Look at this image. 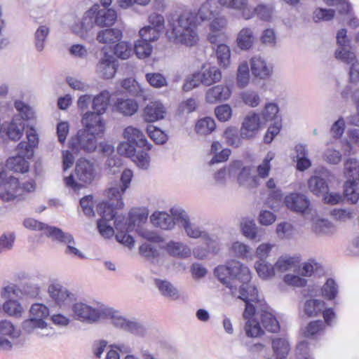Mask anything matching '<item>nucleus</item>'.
Returning <instances> with one entry per match:
<instances>
[{"mask_svg": "<svg viewBox=\"0 0 359 359\" xmlns=\"http://www.w3.org/2000/svg\"><path fill=\"white\" fill-rule=\"evenodd\" d=\"M214 273L233 297L243 301H258V291L250 284L251 271L244 264L233 260L216 267Z\"/></svg>", "mask_w": 359, "mask_h": 359, "instance_id": "obj_1", "label": "nucleus"}, {"mask_svg": "<svg viewBox=\"0 0 359 359\" xmlns=\"http://www.w3.org/2000/svg\"><path fill=\"white\" fill-rule=\"evenodd\" d=\"M123 191L121 187H111L105 191L107 201H100L97 204V214L101 217L97 222L100 233L104 238H110L114 233L111 226V220L116 218V210L121 209L124 206Z\"/></svg>", "mask_w": 359, "mask_h": 359, "instance_id": "obj_2", "label": "nucleus"}, {"mask_svg": "<svg viewBox=\"0 0 359 359\" xmlns=\"http://www.w3.org/2000/svg\"><path fill=\"white\" fill-rule=\"evenodd\" d=\"M198 26L192 11L185 12L178 17L176 23L171 25V29L168 30L167 35L175 43L193 47L200 40Z\"/></svg>", "mask_w": 359, "mask_h": 359, "instance_id": "obj_3", "label": "nucleus"}, {"mask_svg": "<svg viewBox=\"0 0 359 359\" xmlns=\"http://www.w3.org/2000/svg\"><path fill=\"white\" fill-rule=\"evenodd\" d=\"M50 315L49 308L41 303H34L29 309V318L21 323V332L26 334H36L41 337H50L53 334V329L46 319Z\"/></svg>", "mask_w": 359, "mask_h": 359, "instance_id": "obj_4", "label": "nucleus"}, {"mask_svg": "<svg viewBox=\"0 0 359 359\" xmlns=\"http://www.w3.org/2000/svg\"><path fill=\"white\" fill-rule=\"evenodd\" d=\"M98 176V165L93 161L81 158L76 161L73 172L64 177V182L67 187L79 191L92 184Z\"/></svg>", "mask_w": 359, "mask_h": 359, "instance_id": "obj_5", "label": "nucleus"}, {"mask_svg": "<svg viewBox=\"0 0 359 359\" xmlns=\"http://www.w3.org/2000/svg\"><path fill=\"white\" fill-rule=\"evenodd\" d=\"M175 219L183 227L186 235L194 239L203 240L208 250L212 253H217L219 250V238L208 233L202 226L198 225L190 219L188 213L184 210L174 211Z\"/></svg>", "mask_w": 359, "mask_h": 359, "instance_id": "obj_6", "label": "nucleus"}, {"mask_svg": "<svg viewBox=\"0 0 359 359\" xmlns=\"http://www.w3.org/2000/svg\"><path fill=\"white\" fill-rule=\"evenodd\" d=\"M100 137L87 130L80 129L76 135L71 137L69 140V147L75 154L81 151L85 153H93L99 148L102 152H110L112 147L110 144L100 142Z\"/></svg>", "mask_w": 359, "mask_h": 359, "instance_id": "obj_7", "label": "nucleus"}, {"mask_svg": "<svg viewBox=\"0 0 359 359\" xmlns=\"http://www.w3.org/2000/svg\"><path fill=\"white\" fill-rule=\"evenodd\" d=\"M0 199L4 202L22 200L21 183L18 178L8 175L0 163Z\"/></svg>", "mask_w": 359, "mask_h": 359, "instance_id": "obj_8", "label": "nucleus"}, {"mask_svg": "<svg viewBox=\"0 0 359 359\" xmlns=\"http://www.w3.org/2000/svg\"><path fill=\"white\" fill-rule=\"evenodd\" d=\"M107 318L116 327L137 335H144L146 330L143 325L133 318H126L119 311L104 306L102 319Z\"/></svg>", "mask_w": 359, "mask_h": 359, "instance_id": "obj_9", "label": "nucleus"}, {"mask_svg": "<svg viewBox=\"0 0 359 359\" xmlns=\"http://www.w3.org/2000/svg\"><path fill=\"white\" fill-rule=\"evenodd\" d=\"M104 308L99 303L77 302L72 306V316L82 323H94L102 319Z\"/></svg>", "mask_w": 359, "mask_h": 359, "instance_id": "obj_10", "label": "nucleus"}, {"mask_svg": "<svg viewBox=\"0 0 359 359\" xmlns=\"http://www.w3.org/2000/svg\"><path fill=\"white\" fill-rule=\"evenodd\" d=\"M245 309L243 312V318L245 320L244 330L249 337L258 338L264 334V328L260 320L259 306L253 304L252 301H244Z\"/></svg>", "mask_w": 359, "mask_h": 359, "instance_id": "obj_11", "label": "nucleus"}, {"mask_svg": "<svg viewBox=\"0 0 359 359\" xmlns=\"http://www.w3.org/2000/svg\"><path fill=\"white\" fill-rule=\"evenodd\" d=\"M21 330L10 319L0 320V351H11L20 344Z\"/></svg>", "mask_w": 359, "mask_h": 359, "instance_id": "obj_12", "label": "nucleus"}, {"mask_svg": "<svg viewBox=\"0 0 359 359\" xmlns=\"http://www.w3.org/2000/svg\"><path fill=\"white\" fill-rule=\"evenodd\" d=\"M47 293L51 302L60 309L68 307L76 299V294L60 283L48 285Z\"/></svg>", "mask_w": 359, "mask_h": 359, "instance_id": "obj_13", "label": "nucleus"}, {"mask_svg": "<svg viewBox=\"0 0 359 359\" xmlns=\"http://www.w3.org/2000/svg\"><path fill=\"white\" fill-rule=\"evenodd\" d=\"M93 10H87L81 18L72 17V22L69 27L72 32L83 39H87L95 24L92 18Z\"/></svg>", "mask_w": 359, "mask_h": 359, "instance_id": "obj_14", "label": "nucleus"}, {"mask_svg": "<svg viewBox=\"0 0 359 359\" xmlns=\"http://www.w3.org/2000/svg\"><path fill=\"white\" fill-rule=\"evenodd\" d=\"M259 114L254 111L248 112L243 118L241 128V136L243 139H252L264 127Z\"/></svg>", "mask_w": 359, "mask_h": 359, "instance_id": "obj_15", "label": "nucleus"}, {"mask_svg": "<svg viewBox=\"0 0 359 359\" xmlns=\"http://www.w3.org/2000/svg\"><path fill=\"white\" fill-rule=\"evenodd\" d=\"M227 24L226 18L219 13L210 20L207 39L210 43H216L226 39Z\"/></svg>", "mask_w": 359, "mask_h": 359, "instance_id": "obj_16", "label": "nucleus"}, {"mask_svg": "<svg viewBox=\"0 0 359 359\" xmlns=\"http://www.w3.org/2000/svg\"><path fill=\"white\" fill-rule=\"evenodd\" d=\"M89 10H93L92 18L94 24L100 27H110L117 20V13L114 8H100L98 4L93 5Z\"/></svg>", "mask_w": 359, "mask_h": 359, "instance_id": "obj_17", "label": "nucleus"}, {"mask_svg": "<svg viewBox=\"0 0 359 359\" xmlns=\"http://www.w3.org/2000/svg\"><path fill=\"white\" fill-rule=\"evenodd\" d=\"M102 116V114L92 111L83 113L81 114V123L83 128L82 129L87 130L100 138L106 127V122Z\"/></svg>", "mask_w": 359, "mask_h": 359, "instance_id": "obj_18", "label": "nucleus"}, {"mask_svg": "<svg viewBox=\"0 0 359 359\" xmlns=\"http://www.w3.org/2000/svg\"><path fill=\"white\" fill-rule=\"evenodd\" d=\"M284 203L289 210L297 213L305 215L312 212L310 201L303 194L290 193L287 194L284 198Z\"/></svg>", "mask_w": 359, "mask_h": 359, "instance_id": "obj_19", "label": "nucleus"}, {"mask_svg": "<svg viewBox=\"0 0 359 359\" xmlns=\"http://www.w3.org/2000/svg\"><path fill=\"white\" fill-rule=\"evenodd\" d=\"M118 63L111 54L104 52L95 65V72L102 79H113L116 73Z\"/></svg>", "mask_w": 359, "mask_h": 359, "instance_id": "obj_20", "label": "nucleus"}, {"mask_svg": "<svg viewBox=\"0 0 359 359\" xmlns=\"http://www.w3.org/2000/svg\"><path fill=\"white\" fill-rule=\"evenodd\" d=\"M184 210L181 208H172L169 212L165 211H155L150 216L151 224L163 230H172L175 228L176 224L179 222L175 219L174 211Z\"/></svg>", "mask_w": 359, "mask_h": 359, "instance_id": "obj_21", "label": "nucleus"}, {"mask_svg": "<svg viewBox=\"0 0 359 359\" xmlns=\"http://www.w3.org/2000/svg\"><path fill=\"white\" fill-rule=\"evenodd\" d=\"M232 87L227 84H217L207 89L205 93V101L208 104H216L230 99Z\"/></svg>", "mask_w": 359, "mask_h": 359, "instance_id": "obj_22", "label": "nucleus"}, {"mask_svg": "<svg viewBox=\"0 0 359 359\" xmlns=\"http://www.w3.org/2000/svg\"><path fill=\"white\" fill-rule=\"evenodd\" d=\"M26 137L27 141L20 142L16 147V151L18 155L28 160L34 156V150L39 144V137L32 127L27 130Z\"/></svg>", "mask_w": 359, "mask_h": 359, "instance_id": "obj_23", "label": "nucleus"}, {"mask_svg": "<svg viewBox=\"0 0 359 359\" xmlns=\"http://www.w3.org/2000/svg\"><path fill=\"white\" fill-rule=\"evenodd\" d=\"M252 76L259 79H266L273 73V66L261 56H253L250 60Z\"/></svg>", "mask_w": 359, "mask_h": 359, "instance_id": "obj_24", "label": "nucleus"}, {"mask_svg": "<svg viewBox=\"0 0 359 359\" xmlns=\"http://www.w3.org/2000/svg\"><path fill=\"white\" fill-rule=\"evenodd\" d=\"M167 109L160 100L151 101L143 110V118L146 122L154 123L165 118Z\"/></svg>", "mask_w": 359, "mask_h": 359, "instance_id": "obj_25", "label": "nucleus"}, {"mask_svg": "<svg viewBox=\"0 0 359 359\" xmlns=\"http://www.w3.org/2000/svg\"><path fill=\"white\" fill-rule=\"evenodd\" d=\"M217 0H205L202 2L196 12H192L196 16L198 22L210 21L212 18L219 13V7Z\"/></svg>", "mask_w": 359, "mask_h": 359, "instance_id": "obj_26", "label": "nucleus"}, {"mask_svg": "<svg viewBox=\"0 0 359 359\" xmlns=\"http://www.w3.org/2000/svg\"><path fill=\"white\" fill-rule=\"evenodd\" d=\"M114 224L115 229L117 231L116 233V241L130 249L133 248L135 244V241L131 236L126 233L131 231L133 228L128 229V224L126 223L125 218L120 215H117V217L114 218Z\"/></svg>", "mask_w": 359, "mask_h": 359, "instance_id": "obj_27", "label": "nucleus"}, {"mask_svg": "<svg viewBox=\"0 0 359 359\" xmlns=\"http://www.w3.org/2000/svg\"><path fill=\"white\" fill-rule=\"evenodd\" d=\"M242 165L241 161H233L227 166L223 167L217 170L213 175V179L215 184L224 186L226 184L228 179L236 176L238 171Z\"/></svg>", "mask_w": 359, "mask_h": 359, "instance_id": "obj_28", "label": "nucleus"}, {"mask_svg": "<svg viewBox=\"0 0 359 359\" xmlns=\"http://www.w3.org/2000/svg\"><path fill=\"white\" fill-rule=\"evenodd\" d=\"M259 306L260 320L263 327L268 332L276 333L280 330L279 323L276 317L269 311L265 304L260 300L258 296V301L252 302Z\"/></svg>", "mask_w": 359, "mask_h": 359, "instance_id": "obj_29", "label": "nucleus"}, {"mask_svg": "<svg viewBox=\"0 0 359 359\" xmlns=\"http://www.w3.org/2000/svg\"><path fill=\"white\" fill-rule=\"evenodd\" d=\"M198 74L201 79V83L207 86L217 83L222 79L220 69L210 64L203 65Z\"/></svg>", "mask_w": 359, "mask_h": 359, "instance_id": "obj_30", "label": "nucleus"}, {"mask_svg": "<svg viewBox=\"0 0 359 359\" xmlns=\"http://www.w3.org/2000/svg\"><path fill=\"white\" fill-rule=\"evenodd\" d=\"M1 131L6 133L9 140L12 141L19 140L24 134L25 124L22 118H13L10 122L0 124Z\"/></svg>", "mask_w": 359, "mask_h": 359, "instance_id": "obj_31", "label": "nucleus"}, {"mask_svg": "<svg viewBox=\"0 0 359 359\" xmlns=\"http://www.w3.org/2000/svg\"><path fill=\"white\" fill-rule=\"evenodd\" d=\"M124 139L138 147L150 150L151 144L148 142L143 132L137 128L132 126L126 127L123 133Z\"/></svg>", "mask_w": 359, "mask_h": 359, "instance_id": "obj_32", "label": "nucleus"}, {"mask_svg": "<svg viewBox=\"0 0 359 359\" xmlns=\"http://www.w3.org/2000/svg\"><path fill=\"white\" fill-rule=\"evenodd\" d=\"M236 175L237 182L241 187L253 189L260 184L258 177L253 173V168L250 166H243L242 165Z\"/></svg>", "mask_w": 359, "mask_h": 359, "instance_id": "obj_33", "label": "nucleus"}, {"mask_svg": "<svg viewBox=\"0 0 359 359\" xmlns=\"http://www.w3.org/2000/svg\"><path fill=\"white\" fill-rule=\"evenodd\" d=\"M271 357L264 359H286L290 351V344L285 337H275L271 339Z\"/></svg>", "mask_w": 359, "mask_h": 359, "instance_id": "obj_34", "label": "nucleus"}, {"mask_svg": "<svg viewBox=\"0 0 359 359\" xmlns=\"http://www.w3.org/2000/svg\"><path fill=\"white\" fill-rule=\"evenodd\" d=\"M219 4L226 8L232 9L241 13V17L245 20L252 18V10L249 5L248 0H217Z\"/></svg>", "mask_w": 359, "mask_h": 359, "instance_id": "obj_35", "label": "nucleus"}, {"mask_svg": "<svg viewBox=\"0 0 359 359\" xmlns=\"http://www.w3.org/2000/svg\"><path fill=\"white\" fill-rule=\"evenodd\" d=\"M123 36V31L119 28H107L97 32L96 41L99 43L112 45L121 41Z\"/></svg>", "mask_w": 359, "mask_h": 359, "instance_id": "obj_36", "label": "nucleus"}, {"mask_svg": "<svg viewBox=\"0 0 359 359\" xmlns=\"http://www.w3.org/2000/svg\"><path fill=\"white\" fill-rule=\"evenodd\" d=\"M311 231L320 237L331 236L335 231V226L329 220L318 217L313 218Z\"/></svg>", "mask_w": 359, "mask_h": 359, "instance_id": "obj_37", "label": "nucleus"}, {"mask_svg": "<svg viewBox=\"0 0 359 359\" xmlns=\"http://www.w3.org/2000/svg\"><path fill=\"white\" fill-rule=\"evenodd\" d=\"M111 97V93L107 90L94 95L92 100V112L102 115L105 114L110 105Z\"/></svg>", "mask_w": 359, "mask_h": 359, "instance_id": "obj_38", "label": "nucleus"}, {"mask_svg": "<svg viewBox=\"0 0 359 359\" xmlns=\"http://www.w3.org/2000/svg\"><path fill=\"white\" fill-rule=\"evenodd\" d=\"M255 42L253 30L249 27L241 29L236 36V45L241 50H250Z\"/></svg>", "mask_w": 359, "mask_h": 359, "instance_id": "obj_39", "label": "nucleus"}, {"mask_svg": "<svg viewBox=\"0 0 359 359\" xmlns=\"http://www.w3.org/2000/svg\"><path fill=\"white\" fill-rule=\"evenodd\" d=\"M2 311L8 316L20 318L25 312V309L17 299H6L2 304Z\"/></svg>", "mask_w": 359, "mask_h": 359, "instance_id": "obj_40", "label": "nucleus"}, {"mask_svg": "<svg viewBox=\"0 0 359 359\" xmlns=\"http://www.w3.org/2000/svg\"><path fill=\"white\" fill-rule=\"evenodd\" d=\"M254 269L262 280H271L276 276L275 264L273 265L265 259L257 260L254 264Z\"/></svg>", "mask_w": 359, "mask_h": 359, "instance_id": "obj_41", "label": "nucleus"}, {"mask_svg": "<svg viewBox=\"0 0 359 359\" xmlns=\"http://www.w3.org/2000/svg\"><path fill=\"white\" fill-rule=\"evenodd\" d=\"M279 106L274 102H266L259 114L262 121L266 124L269 121H280Z\"/></svg>", "mask_w": 359, "mask_h": 359, "instance_id": "obj_42", "label": "nucleus"}, {"mask_svg": "<svg viewBox=\"0 0 359 359\" xmlns=\"http://www.w3.org/2000/svg\"><path fill=\"white\" fill-rule=\"evenodd\" d=\"M297 159V169L304 171L311 166V161L309 158V150L306 145L298 144L294 147Z\"/></svg>", "mask_w": 359, "mask_h": 359, "instance_id": "obj_43", "label": "nucleus"}, {"mask_svg": "<svg viewBox=\"0 0 359 359\" xmlns=\"http://www.w3.org/2000/svg\"><path fill=\"white\" fill-rule=\"evenodd\" d=\"M215 55L217 65L221 69H226L231 67V53L230 48L227 45L219 44L215 50Z\"/></svg>", "mask_w": 359, "mask_h": 359, "instance_id": "obj_44", "label": "nucleus"}, {"mask_svg": "<svg viewBox=\"0 0 359 359\" xmlns=\"http://www.w3.org/2000/svg\"><path fill=\"white\" fill-rule=\"evenodd\" d=\"M6 167L13 172L25 173L29 171V163L27 159L17 154L15 156L9 157L6 161Z\"/></svg>", "mask_w": 359, "mask_h": 359, "instance_id": "obj_45", "label": "nucleus"}, {"mask_svg": "<svg viewBox=\"0 0 359 359\" xmlns=\"http://www.w3.org/2000/svg\"><path fill=\"white\" fill-rule=\"evenodd\" d=\"M114 108L125 116H132L137 111L139 105L134 100L119 98L117 99Z\"/></svg>", "mask_w": 359, "mask_h": 359, "instance_id": "obj_46", "label": "nucleus"}, {"mask_svg": "<svg viewBox=\"0 0 359 359\" xmlns=\"http://www.w3.org/2000/svg\"><path fill=\"white\" fill-rule=\"evenodd\" d=\"M122 86L133 96L146 100L148 97L147 90H145L137 81L133 79H126L123 81Z\"/></svg>", "mask_w": 359, "mask_h": 359, "instance_id": "obj_47", "label": "nucleus"}, {"mask_svg": "<svg viewBox=\"0 0 359 359\" xmlns=\"http://www.w3.org/2000/svg\"><path fill=\"white\" fill-rule=\"evenodd\" d=\"M242 102L251 108H256L261 104L262 98L259 93L255 89H248L239 94Z\"/></svg>", "mask_w": 359, "mask_h": 359, "instance_id": "obj_48", "label": "nucleus"}, {"mask_svg": "<svg viewBox=\"0 0 359 359\" xmlns=\"http://www.w3.org/2000/svg\"><path fill=\"white\" fill-rule=\"evenodd\" d=\"M155 285L158 288L159 292L167 298L176 300L180 297L177 288L168 280L156 279Z\"/></svg>", "mask_w": 359, "mask_h": 359, "instance_id": "obj_49", "label": "nucleus"}, {"mask_svg": "<svg viewBox=\"0 0 359 359\" xmlns=\"http://www.w3.org/2000/svg\"><path fill=\"white\" fill-rule=\"evenodd\" d=\"M307 186L309 190L316 196H321L328 189L326 180L318 175L311 177L307 182Z\"/></svg>", "mask_w": 359, "mask_h": 359, "instance_id": "obj_50", "label": "nucleus"}, {"mask_svg": "<svg viewBox=\"0 0 359 359\" xmlns=\"http://www.w3.org/2000/svg\"><path fill=\"white\" fill-rule=\"evenodd\" d=\"M299 262L298 257L283 255L280 256L275 262L276 272L283 273L291 270Z\"/></svg>", "mask_w": 359, "mask_h": 359, "instance_id": "obj_51", "label": "nucleus"}, {"mask_svg": "<svg viewBox=\"0 0 359 359\" xmlns=\"http://www.w3.org/2000/svg\"><path fill=\"white\" fill-rule=\"evenodd\" d=\"M216 123L211 117H203L197 121L195 124L194 130L196 133L201 136H206L215 130Z\"/></svg>", "mask_w": 359, "mask_h": 359, "instance_id": "obj_52", "label": "nucleus"}, {"mask_svg": "<svg viewBox=\"0 0 359 359\" xmlns=\"http://www.w3.org/2000/svg\"><path fill=\"white\" fill-rule=\"evenodd\" d=\"M344 175L346 180H359V162L356 158H348L345 161Z\"/></svg>", "mask_w": 359, "mask_h": 359, "instance_id": "obj_53", "label": "nucleus"}, {"mask_svg": "<svg viewBox=\"0 0 359 359\" xmlns=\"http://www.w3.org/2000/svg\"><path fill=\"white\" fill-rule=\"evenodd\" d=\"M107 350L104 359H120L119 352L122 354L129 353L132 348L126 343H113L108 346Z\"/></svg>", "mask_w": 359, "mask_h": 359, "instance_id": "obj_54", "label": "nucleus"}, {"mask_svg": "<svg viewBox=\"0 0 359 359\" xmlns=\"http://www.w3.org/2000/svg\"><path fill=\"white\" fill-rule=\"evenodd\" d=\"M165 249L170 255L180 257H187L191 254L190 248L181 242L170 241L167 243Z\"/></svg>", "mask_w": 359, "mask_h": 359, "instance_id": "obj_55", "label": "nucleus"}, {"mask_svg": "<svg viewBox=\"0 0 359 359\" xmlns=\"http://www.w3.org/2000/svg\"><path fill=\"white\" fill-rule=\"evenodd\" d=\"M344 196L347 201L355 203L359 199V180H346L344 187Z\"/></svg>", "mask_w": 359, "mask_h": 359, "instance_id": "obj_56", "label": "nucleus"}, {"mask_svg": "<svg viewBox=\"0 0 359 359\" xmlns=\"http://www.w3.org/2000/svg\"><path fill=\"white\" fill-rule=\"evenodd\" d=\"M252 10V18L256 15L260 20L271 22L273 18L274 8L266 4H259Z\"/></svg>", "mask_w": 359, "mask_h": 359, "instance_id": "obj_57", "label": "nucleus"}, {"mask_svg": "<svg viewBox=\"0 0 359 359\" xmlns=\"http://www.w3.org/2000/svg\"><path fill=\"white\" fill-rule=\"evenodd\" d=\"M153 51V46L151 43L142 39L135 41L134 52L139 59H145L149 57Z\"/></svg>", "mask_w": 359, "mask_h": 359, "instance_id": "obj_58", "label": "nucleus"}, {"mask_svg": "<svg viewBox=\"0 0 359 359\" xmlns=\"http://www.w3.org/2000/svg\"><path fill=\"white\" fill-rule=\"evenodd\" d=\"M249 65L246 61L241 62L236 72V82L239 88H243L250 83Z\"/></svg>", "mask_w": 359, "mask_h": 359, "instance_id": "obj_59", "label": "nucleus"}, {"mask_svg": "<svg viewBox=\"0 0 359 359\" xmlns=\"http://www.w3.org/2000/svg\"><path fill=\"white\" fill-rule=\"evenodd\" d=\"M275 154L272 151H269L262 163L257 165V174L256 175L258 177V179L260 180L261 179L266 178L271 169V161L274 158Z\"/></svg>", "mask_w": 359, "mask_h": 359, "instance_id": "obj_60", "label": "nucleus"}, {"mask_svg": "<svg viewBox=\"0 0 359 359\" xmlns=\"http://www.w3.org/2000/svg\"><path fill=\"white\" fill-rule=\"evenodd\" d=\"M49 235H50L51 239L63 243L66 246L76 245L73 236L70 233L64 232L60 229H49Z\"/></svg>", "mask_w": 359, "mask_h": 359, "instance_id": "obj_61", "label": "nucleus"}, {"mask_svg": "<svg viewBox=\"0 0 359 359\" xmlns=\"http://www.w3.org/2000/svg\"><path fill=\"white\" fill-rule=\"evenodd\" d=\"M240 228L245 238L250 240H255L257 238V227L253 219H243L240 223Z\"/></svg>", "mask_w": 359, "mask_h": 359, "instance_id": "obj_62", "label": "nucleus"}, {"mask_svg": "<svg viewBox=\"0 0 359 359\" xmlns=\"http://www.w3.org/2000/svg\"><path fill=\"white\" fill-rule=\"evenodd\" d=\"M148 217V213L145 210L133 209L130 212V219L128 224V229L135 228L140 226L142 223H144Z\"/></svg>", "mask_w": 359, "mask_h": 359, "instance_id": "obj_63", "label": "nucleus"}, {"mask_svg": "<svg viewBox=\"0 0 359 359\" xmlns=\"http://www.w3.org/2000/svg\"><path fill=\"white\" fill-rule=\"evenodd\" d=\"M325 309V302L318 299H310L304 304V312L309 317H315Z\"/></svg>", "mask_w": 359, "mask_h": 359, "instance_id": "obj_64", "label": "nucleus"}]
</instances>
